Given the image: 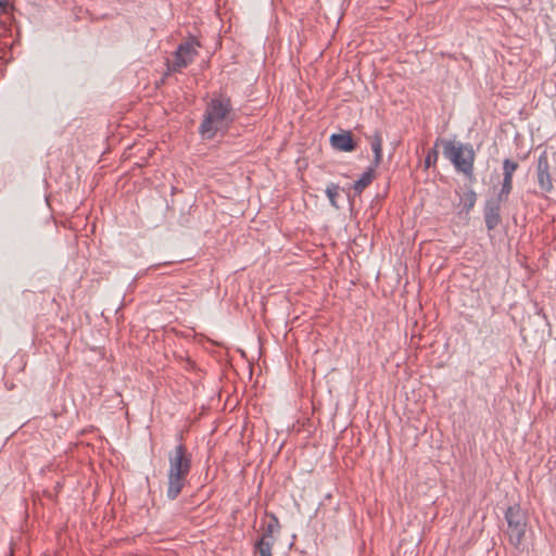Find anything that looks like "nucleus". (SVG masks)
Instances as JSON below:
<instances>
[{
  "mask_svg": "<svg viewBox=\"0 0 556 556\" xmlns=\"http://www.w3.org/2000/svg\"><path fill=\"white\" fill-rule=\"evenodd\" d=\"M192 466V455L187 446L179 443L168 454L167 491L169 500H175L187 482Z\"/></svg>",
  "mask_w": 556,
  "mask_h": 556,
  "instance_id": "1",
  "label": "nucleus"
},
{
  "mask_svg": "<svg viewBox=\"0 0 556 556\" xmlns=\"http://www.w3.org/2000/svg\"><path fill=\"white\" fill-rule=\"evenodd\" d=\"M232 106L229 98H213L205 110L204 118L200 125V132L207 138L228 127L232 122Z\"/></svg>",
  "mask_w": 556,
  "mask_h": 556,
  "instance_id": "2",
  "label": "nucleus"
},
{
  "mask_svg": "<svg viewBox=\"0 0 556 556\" xmlns=\"http://www.w3.org/2000/svg\"><path fill=\"white\" fill-rule=\"evenodd\" d=\"M441 144L444 157L453 164L455 170L462 173L469 180H472L476 160V152L472 146L446 139L441 140Z\"/></svg>",
  "mask_w": 556,
  "mask_h": 556,
  "instance_id": "3",
  "label": "nucleus"
},
{
  "mask_svg": "<svg viewBox=\"0 0 556 556\" xmlns=\"http://www.w3.org/2000/svg\"><path fill=\"white\" fill-rule=\"evenodd\" d=\"M508 526L509 541L514 546H519L526 532V518L519 506H510L505 513Z\"/></svg>",
  "mask_w": 556,
  "mask_h": 556,
  "instance_id": "4",
  "label": "nucleus"
},
{
  "mask_svg": "<svg viewBox=\"0 0 556 556\" xmlns=\"http://www.w3.org/2000/svg\"><path fill=\"white\" fill-rule=\"evenodd\" d=\"M536 182L540 189L541 194L551 193L554 189L552 176H551V165L548 160L547 151L544 150L538 159L536 167Z\"/></svg>",
  "mask_w": 556,
  "mask_h": 556,
  "instance_id": "5",
  "label": "nucleus"
},
{
  "mask_svg": "<svg viewBox=\"0 0 556 556\" xmlns=\"http://www.w3.org/2000/svg\"><path fill=\"white\" fill-rule=\"evenodd\" d=\"M190 38L191 40H188L178 47L170 65L172 71H180L193 61L194 55L197 54L195 47H199L200 43L194 40V37Z\"/></svg>",
  "mask_w": 556,
  "mask_h": 556,
  "instance_id": "6",
  "label": "nucleus"
},
{
  "mask_svg": "<svg viewBox=\"0 0 556 556\" xmlns=\"http://www.w3.org/2000/svg\"><path fill=\"white\" fill-rule=\"evenodd\" d=\"M502 201L489 199L484 205V222L488 230L495 229L501 223V205Z\"/></svg>",
  "mask_w": 556,
  "mask_h": 556,
  "instance_id": "7",
  "label": "nucleus"
},
{
  "mask_svg": "<svg viewBox=\"0 0 556 556\" xmlns=\"http://www.w3.org/2000/svg\"><path fill=\"white\" fill-rule=\"evenodd\" d=\"M330 142L333 149L343 152H351L356 147L352 135L349 131L331 135Z\"/></svg>",
  "mask_w": 556,
  "mask_h": 556,
  "instance_id": "8",
  "label": "nucleus"
},
{
  "mask_svg": "<svg viewBox=\"0 0 556 556\" xmlns=\"http://www.w3.org/2000/svg\"><path fill=\"white\" fill-rule=\"evenodd\" d=\"M275 539L269 533H263L261 539L255 543V551L258 556H273L271 548L274 545Z\"/></svg>",
  "mask_w": 556,
  "mask_h": 556,
  "instance_id": "9",
  "label": "nucleus"
},
{
  "mask_svg": "<svg viewBox=\"0 0 556 556\" xmlns=\"http://www.w3.org/2000/svg\"><path fill=\"white\" fill-rule=\"evenodd\" d=\"M370 147L374 152V165L378 166L382 161V136L379 131L370 137Z\"/></svg>",
  "mask_w": 556,
  "mask_h": 556,
  "instance_id": "10",
  "label": "nucleus"
},
{
  "mask_svg": "<svg viewBox=\"0 0 556 556\" xmlns=\"http://www.w3.org/2000/svg\"><path fill=\"white\" fill-rule=\"evenodd\" d=\"M375 177V169L374 167H368L362 176L354 182L353 189L355 193L359 194L363 192V190L368 187L372 179Z\"/></svg>",
  "mask_w": 556,
  "mask_h": 556,
  "instance_id": "11",
  "label": "nucleus"
},
{
  "mask_svg": "<svg viewBox=\"0 0 556 556\" xmlns=\"http://www.w3.org/2000/svg\"><path fill=\"white\" fill-rule=\"evenodd\" d=\"M513 190V178L503 176V181L501 189L496 197L493 199H496L497 201L506 202L508 200V195L510 194Z\"/></svg>",
  "mask_w": 556,
  "mask_h": 556,
  "instance_id": "12",
  "label": "nucleus"
},
{
  "mask_svg": "<svg viewBox=\"0 0 556 556\" xmlns=\"http://www.w3.org/2000/svg\"><path fill=\"white\" fill-rule=\"evenodd\" d=\"M441 140L442 139H437L434 147L427 152V155L425 157L426 169H428L432 165H435V163L439 159L438 146L441 144Z\"/></svg>",
  "mask_w": 556,
  "mask_h": 556,
  "instance_id": "13",
  "label": "nucleus"
},
{
  "mask_svg": "<svg viewBox=\"0 0 556 556\" xmlns=\"http://www.w3.org/2000/svg\"><path fill=\"white\" fill-rule=\"evenodd\" d=\"M339 190H340V187L339 185L337 184H329L326 188V194L329 199V202L330 204L333 206V207H339L338 203H337V198L339 195Z\"/></svg>",
  "mask_w": 556,
  "mask_h": 556,
  "instance_id": "14",
  "label": "nucleus"
},
{
  "mask_svg": "<svg viewBox=\"0 0 556 556\" xmlns=\"http://www.w3.org/2000/svg\"><path fill=\"white\" fill-rule=\"evenodd\" d=\"M477 201V194L473 190H469L464 193L463 202H464V208L466 212H469L476 204Z\"/></svg>",
  "mask_w": 556,
  "mask_h": 556,
  "instance_id": "15",
  "label": "nucleus"
},
{
  "mask_svg": "<svg viewBox=\"0 0 556 556\" xmlns=\"http://www.w3.org/2000/svg\"><path fill=\"white\" fill-rule=\"evenodd\" d=\"M518 168V163L511 161L509 159L504 160L503 162V176L513 178L514 173Z\"/></svg>",
  "mask_w": 556,
  "mask_h": 556,
  "instance_id": "16",
  "label": "nucleus"
},
{
  "mask_svg": "<svg viewBox=\"0 0 556 556\" xmlns=\"http://www.w3.org/2000/svg\"><path fill=\"white\" fill-rule=\"evenodd\" d=\"M9 2L5 0H0V12H8Z\"/></svg>",
  "mask_w": 556,
  "mask_h": 556,
  "instance_id": "17",
  "label": "nucleus"
},
{
  "mask_svg": "<svg viewBox=\"0 0 556 556\" xmlns=\"http://www.w3.org/2000/svg\"><path fill=\"white\" fill-rule=\"evenodd\" d=\"M273 530H274V526H273L271 523H269V525L267 526V529L265 530V532H264V533H269V534H271V535H273Z\"/></svg>",
  "mask_w": 556,
  "mask_h": 556,
  "instance_id": "18",
  "label": "nucleus"
}]
</instances>
